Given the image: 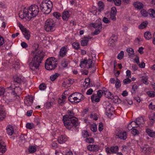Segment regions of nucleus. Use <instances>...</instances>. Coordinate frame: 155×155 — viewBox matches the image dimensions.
<instances>
[{
	"mask_svg": "<svg viewBox=\"0 0 155 155\" xmlns=\"http://www.w3.org/2000/svg\"><path fill=\"white\" fill-rule=\"evenodd\" d=\"M46 87V85L45 83H42L39 85V90H44Z\"/></svg>",
	"mask_w": 155,
	"mask_h": 155,
	"instance_id": "864d4df0",
	"label": "nucleus"
},
{
	"mask_svg": "<svg viewBox=\"0 0 155 155\" xmlns=\"http://www.w3.org/2000/svg\"><path fill=\"white\" fill-rule=\"evenodd\" d=\"M39 44L35 43L33 45V48L34 50L32 51L33 53V58L32 59V61L30 63L32 64L33 66L37 69L39 67V52L38 48Z\"/></svg>",
	"mask_w": 155,
	"mask_h": 155,
	"instance_id": "7ed1b4c3",
	"label": "nucleus"
},
{
	"mask_svg": "<svg viewBox=\"0 0 155 155\" xmlns=\"http://www.w3.org/2000/svg\"><path fill=\"white\" fill-rule=\"evenodd\" d=\"M118 147L117 146H112L110 148L107 147L106 148V151L107 154L115 153L118 150Z\"/></svg>",
	"mask_w": 155,
	"mask_h": 155,
	"instance_id": "9d476101",
	"label": "nucleus"
},
{
	"mask_svg": "<svg viewBox=\"0 0 155 155\" xmlns=\"http://www.w3.org/2000/svg\"><path fill=\"white\" fill-rule=\"evenodd\" d=\"M121 84L120 81L118 78H116V81L115 82V87L116 88H119L121 86Z\"/></svg>",
	"mask_w": 155,
	"mask_h": 155,
	"instance_id": "37998d69",
	"label": "nucleus"
},
{
	"mask_svg": "<svg viewBox=\"0 0 155 155\" xmlns=\"http://www.w3.org/2000/svg\"><path fill=\"white\" fill-rule=\"evenodd\" d=\"M22 81V80L21 78L18 76H15L14 77V81L12 82L11 83H12V84H15V83H21Z\"/></svg>",
	"mask_w": 155,
	"mask_h": 155,
	"instance_id": "a878e982",
	"label": "nucleus"
},
{
	"mask_svg": "<svg viewBox=\"0 0 155 155\" xmlns=\"http://www.w3.org/2000/svg\"><path fill=\"white\" fill-rule=\"evenodd\" d=\"M26 128L29 130L32 129L34 127V125L32 123H27L26 124Z\"/></svg>",
	"mask_w": 155,
	"mask_h": 155,
	"instance_id": "c03bdc74",
	"label": "nucleus"
},
{
	"mask_svg": "<svg viewBox=\"0 0 155 155\" xmlns=\"http://www.w3.org/2000/svg\"><path fill=\"white\" fill-rule=\"evenodd\" d=\"M54 104L53 101L47 102L45 104L44 106L46 108L48 109L51 108Z\"/></svg>",
	"mask_w": 155,
	"mask_h": 155,
	"instance_id": "72a5a7b5",
	"label": "nucleus"
},
{
	"mask_svg": "<svg viewBox=\"0 0 155 155\" xmlns=\"http://www.w3.org/2000/svg\"><path fill=\"white\" fill-rule=\"evenodd\" d=\"M75 97L74 93H73L69 96L68 100L71 102H75Z\"/></svg>",
	"mask_w": 155,
	"mask_h": 155,
	"instance_id": "f704fd0d",
	"label": "nucleus"
},
{
	"mask_svg": "<svg viewBox=\"0 0 155 155\" xmlns=\"http://www.w3.org/2000/svg\"><path fill=\"white\" fill-rule=\"evenodd\" d=\"M148 24L147 21L143 22L139 26L138 28L140 29H143L147 27Z\"/></svg>",
	"mask_w": 155,
	"mask_h": 155,
	"instance_id": "473e14b6",
	"label": "nucleus"
},
{
	"mask_svg": "<svg viewBox=\"0 0 155 155\" xmlns=\"http://www.w3.org/2000/svg\"><path fill=\"white\" fill-rule=\"evenodd\" d=\"M33 97L29 96L26 97L24 99V103L27 106H30L33 103Z\"/></svg>",
	"mask_w": 155,
	"mask_h": 155,
	"instance_id": "f8f14e48",
	"label": "nucleus"
},
{
	"mask_svg": "<svg viewBox=\"0 0 155 155\" xmlns=\"http://www.w3.org/2000/svg\"><path fill=\"white\" fill-rule=\"evenodd\" d=\"M104 95L108 99H112L113 96V94L107 90L104 91Z\"/></svg>",
	"mask_w": 155,
	"mask_h": 155,
	"instance_id": "bb28decb",
	"label": "nucleus"
},
{
	"mask_svg": "<svg viewBox=\"0 0 155 155\" xmlns=\"http://www.w3.org/2000/svg\"><path fill=\"white\" fill-rule=\"evenodd\" d=\"M5 115L6 113L3 106L0 105V121L5 118Z\"/></svg>",
	"mask_w": 155,
	"mask_h": 155,
	"instance_id": "2eb2a0df",
	"label": "nucleus"
},
{
	"mask_svg": "<svg viewBox=\"0 0 155 155\" xmlns=\"http://www.w3.org/2000/svg\"><path fill=\"white\" fill-rule=\"evenodd\" d=\"M131 133L134 135H138L139 134V131L138 130L135 128H133L131 131Z\"/></svg>",
	"mask_w": 155,
	"mask_h": 155,
	"instance_id": "4d7b16f0",
	"label": "nucleus"
},
{
	"mask_svg": "<svg viewBox=\"0 0 155 155\" xmlns=\"http://www.w3.org/2000/svg\"><path fill=\"white\" fill-rule=\"evenodd\" d=\"M52 7V2L49 0L43 1L40 5L41 11L45 14H48L51 12Z\"/></svg>",
	"mask_w": 155,
	"mask_h": 155,
	"instance_id": "20e7f679",
	"label": "nucleus"
},
{
	"mask_svg": "<svg viewBox=\"0 0 155 155\" xmlns=\"http://www.w3.org/2000/svg\"><path fill=\"white\" fill-rule=\"evenodd\" d=\"M88 38H85L81 41V45L82 46H85L87 45L88 42Z\"/></svg>",
	"mask_w": 155,
	"mask_h": 155,
	"instance_id": "a19ab883",
	"label": "nucleus"
},
{
	"mask_svg": "<svg viewBox=\"0 0 155 155\" xmlns=\"http://www.w3.org/2000/svg\"><path fill=\"white\" fill-rule=\"evenodd\" d=\"M98 10L99 12H101L102 11L104 8V5L102 1H99L98 3Z\"/></svg>",
	"mask_w": 155,
	"mask_h": 155,
	"instance_id": "c756f323",
	"label": "nucleus"
},
{
	"mask_svg": "<svg viewBox=\"0 0 155 155\" xmlns=\"http://www.w3.org/2000/svg\"><path fill=\"white\" fill-rule=\"evenodd\" d=\"M112 100H113L114 102L115 103H120L121 101V100L117 96L115 95L113 96V97L111 99Z\"/></svg>",
	"mask_w": 155,
	"mask_h": 155,
	"instance_id": "7c9ffc66",
	"label": "nucleus"
},
{
	"mask_svg": "<svg viewBox=\"0 0 155 155\" xmlns=\"http://www.w3.org/2000/svg\"><path fill=\"white\" fill-rule=\"evenodd\" d=\"M149 12L150 17L152 18H155V10L153 9H150L149 10Z\"/></svg>",
	"mask_w": 155,
	"mask_h": 155,
	"instance_id": "e433bc0d",
	"label": "nucleus"
},
{
	"mask_svg": "<svg viewBox=\"0 0 155 155\" xmlns=\"http://www.w3.org/2000/svg\"><path fill=\"white\" fill-rule=\"evenodd\" d=\"M110 14L116 15L117 10L115 7H113L111 8Z\"/></svg>",
	"mask_w": 155,
	"mask_h": 155,
	"instance_id": "69168bd1",
	"label": "nucleus"
},
{
	"mask_svg": "<svg viewBox=\"0 0 155 155\" xmlns=\"http://www.w3.org/2000/svg\"><path fill=\"white\" fill-rule=\"evenodd\" d=\"M147 94L150 97H153L155 96V92L153 91H148Z\"/></svg>",
	"mask_w": 155,
	"mask_h": 155,
	"instance_id": "49530a36",
	"label": "nucleus"
},
{
	"mask_svg": "<svg viewBox=\"0 0 155 155\" xmlns=\"http://www.w3.org/2000/svg\"><path fill=\"white\" fill-rule=\"evenodd\" d=\"M7 133L9 135H12L14 133V131L13 127L11 126H9L7 128Z\"/></svg>",
	"mask_w": 155,
	"mask_h": 155,
	"instance_id": "2f4dec72",
	"label": "nucleus"
},
{
	"mask_svg": "<svg viewBox=\"0 0 155 155\" xmlns=\"http://www.w3.org/2000/svg\"><path fill=\"white\" fill-rule=\"evenodd\" d=\"M46 58V55L43 52H41L39 53V64L41 63V61H42L44 58Z\"/></svg>",
	"mask_w": 155,
	"mask_h": 155,
	"instance_id": "c9c22d12",
	"label": "nucleus"
},
{
	"mask_svg": "<svg viewBox=\"0 0 155 155\" xmlns=\"http://www.w3.org/2000/svg\"><path fill=\"white\" fill-rule=\"evenodd\" d=\"M148 117L150 121V124L152 125L153 123L155 121V113H153L150 115L148 116Z\"/></svg>",
	"mask_w": 155,
	"mask_h": 155,
	"instance_id": "c85d7f7f",
	"label": "nucleus"
},
{
	"mask_svg": "<svg viewBox=\"0 0 155 155\" xmlns=\"http://www.w3.org/2000/svg\"><path fill=\"white\" fill-rule=\"evenodd\" d=\"M133 5L135 8L139 9L143 8V4L139 2L134 3Z\"/></svg>",
	"mask_w": 155,
	"mask_h": 155,
	"instance_id": "4be33fe9",
	"label": "nucleus"
},
{
	"mask_svg": "<svg viewBox=\"0 0 155 155\" xmlns=\"http://www.w3.org/2000/svg\"><path fill=\"white\" fill-rule=\"evenodd\" d=\"M85 141L87 143H93L94 141V139L91 137L86 138L85 139Z\"/></svg>",
	"mask_w": 155,
	"mask_h": 155,
	"instance_id": "09e8293b",
	"label": "nucleus"
},
{
	"mask_svg": "<svg viewBox=\"0 0 155 155\" xmlns=\"http://www.w3.org/2000/svg\"><path fill=\"white\" fill-rule=\"evenodd\" d=\"M68 50L67 47L64 46L62 47L60 49L59 52V54L61 57H64L66 55Z\"/></svg>",
	"mask_w": 155,
	"mask_h": 155,
	"instance_id": "6ab92c4d",
	"label": "nucleus"
},
{
	"mask_svg": "<svg viewBox=\"0 0 155 155\" xmlns=\"http://www.w3.org/2000/svg\"><path fill=\"white\" fill-rule=\"evenodd\" d=\"M98 146L96 145H89L87 147L88 150L90 151H97L99 149Z\"/></svg>",
	"mask_w": 155,
	"mask_h": 155,
	"instance_id": "f3484780",
	"label": "nucleus"
},
{
	"mask_svg": "<svg viewBox=\"0 0 155 155\" xmlns=\"http://www.w3.org/2000/svg\"><path fill=\"white\" fill-rule=\"evenodd\" d=\"M90 129L93 132H95L97 130V126L96 125L92 124L90 126Z\"/></svg>",
	"mask_w": 155,
	"mask_h": 155,
	"instance_id": "680f3d73",
	"label": "nucleus"
},
{
	"mask_svg": "<svg viewBox=\"0 0 155 155\" xmlns=\"http://www.w3.org/2000/svg\"><path fill=\"white\" fill-rule=\"evenodd\" d=\"M6 150L5 143L2 140H0V155L5 153Z\"/></svg>",
	"mask_w": 155,
	"mask_h": 155,
	"instance_id": "ddd939ff",
	"label": "nucleus"
},
{
	"mask_svg": "<svg viewBox=\"0 0 155 155\" xmlns=\"http://www.w3.org/2000/svg\"><path fill=\"white\" fill-rule=\"evenodd\" d=\"M146 132L149 136L152 137H155V131H154L150 129L147 128L146 129Z\"/></svg>",
	"mask_w": 155,
	"mask_h": 155,
	"instance_id": "5701e85b",
	"label": "nucleus"
},
{
	"mask_svg": "<svg viewBox=\"0 0 155 155\" xmlns=\"http://www.w3.org/2000/svg\"><path fill=\"white\" fill-rule=\"evenodd\" d=\"M19 26L20 29L22 31L25 37L28 40L30 39V32L29 31L23 26L21 23L19 24Z\"/></svg>",
	"mask_w": 155,
	"mask_h": 155,
	"instance_id": "1a4fd4ad",
	"label": "nucleus"
},
{
	"mask_svg": "<svg viewBox=\"0 0 155 155\" xmlns=\"http://www.w3.org/2000/svg\"><path fill=\"white\" fill-rule=\"evenodd\" d=\"M69 12L68 11H64L62 13V18L64 20L67 21L70 17Z\"/></svg>",
	"mask_w": 155,
	"mask_h": 155,
	"instance_id": "b1692460",
	"label": "nucleus"
},
{
	"mask_svg": "<svg viewBox=\"0 0 155 155\" xmlns=\"http://www.w3.org/2000/svg\"><path fill=\"white\" fill-rule=\"evenodd\" d=\"M133 124H135V122H133V121H132L128 124L127 128L128 130H132L133 128H135L137 127V126H133L132 125H133Z\"/></svg>",
	"mask_w": 155,
	"mask_h": 155,
	"instance_id": "ea45409f",
	"label": "nucleus"
},
{
	"mask_svg": "<svg viewBox=\"0 0 155 155\" xmlns=\"http://www.w3.org/2000/svg\"><path fill=\"white\" fill-rule=\"evenodd\" d=\"M104 108L106 110L105 113L106 115L109 117H110L112 115L113 107L112 105L108 102L106 103V104L104 106Z\"/></svg>",
	"mask_w": 155,
	"mask_h": 155,
	"instance_id": "6e6552de",
	"label": "nucleus"
},
{
	"mask_svg": "<svg viewBox=\"0 0 155 155\" xmlns=\"http://www.w3.org/2000/svg\"><path fill=\"white\" fill-rule=\"evenodd\" d=\"M133 122H135V124H136V125L138 126V127H139L141 124H143L144 123V119L142 117H138Z\"/></svg>",
	"mask_w": 155,
	"mask_h": 155,
	"instance_id": "aec40b11",
	"label": "nucleus"
},
{
	"mask_svg": "<svg viewBox=\"0 0 155 155\" xmlns=\"http://www.w3.org/2000/svg\"><path fill=\"white\" fill-rule=\"evenodd\" d=\"M124 52L123 51H121L118 54L117 58L118 59L120 60L124 57Z\"/></svg>",
	"mask_w": 155,
	"mask_h": 155,
	"instance_id": "8fccbe9b",
	"label": "nucleus"
},
{
	"mask_svg": "<svg viewBox=\"0 0 155 155\" xmlns=\"http://www.w3.org/2000/svg\"><path fill=\"white\" fill-rule=\"evenodd\" d=\"M75 102L78 103L84 100L83 95L81 93L78 92L74 93Z\"/></svg>",
	"mask_w": 155,
	"mask_h": 155,
	"instance_id": "9b49d317",
	"label": "nucleus"
},
{
	"mask_svg": "<svg viewBox=\"0 0 155 155\" xmlns=\"http://www.w3.org/2000/svg\"><path fill=\"white\" fill-rule=\"evenodd\" d=\"M66 83L67 84H73L74 81L73 79L70 78L67 79L66 80Z\"/></svg>",
	"mask_w": 155,
	"mask_h": 155,
	"instance_id": "3c124183",
	"label": "nucleus"
},
{
	"mask_svg": "<svg viewBox=\"0 0 155 155\" xmlns=\"http://www.w3.org/2000/svg\"><path fill=\"white\" fill-rule=\"evenodd\" d=\"M90 79L89 78H87L85 79V84H87V87H90Z\"/></svg>",
	"mask_w": 155,
	"mask_h": 155,
	"instance_id": "0e129e2a",
	"label": "nucleus"
},
{
	"mask_svg": "<svg viewBox=\"0 0 155 155\" xmlns=\"http://www.w3.org/2000/svg\"><path fill=\"white\" fill-rule=\"evenodd\" d=\"M148 80V78L147 77H143L141 79V81L144 84H148V82H147Z\"/></svg>",
	"mask_w": 155,
	"mask_h": 155,
	"instance_id": "13d9d810",
	"label": "nucleus"
},
{
	"mask_svg": "<svg viewBox=\"0 0 155 155\" xmlns=\"http://www.w3.org/2000/svg\"><path fill=\"white\" fill-rule=\"evenodd\" d=\"M36 150V148L35 146H31L28 148V151L30 153H34Z\"/></svg>",
	"mask_w": 155,
	"mask_h": 155,
	"instance_id": "79ce46f5",
	"label": "nucleus"
},
{
	"mask_svg": "<svg viewBox=\"0 0 155 155\" xmlns=\"http://www.w3.org/2000/svg\"><path fill=\"white\" fill-rule=\"evenodd\" d=\"M72 46L73 48L75 50H78L80 48V44L78 42H74L72 44Z\"/></svg>",
	"mask_w": 155,
	"mask_h": 155,
	"instance_id": "58836bf2",
	"label": "nucleus"
},
{
	"mask_svg": "<svg viewBox=\"0 0 155 155\" xmlns=\"http://www.w3.org/2000/svg\"><path fill=\"white\" fill-rule=\"evenodd\" d=\"M10 84V86L7 87L6 89L8 92L11 93L12 95L15 97L17 95V94L19 92H21V89L19 86H15V84H12V83H11Z\"/></svg>",
	"mask_w": 155,
	"mask_h": 155,
	"instance_id": "0eeeda50",
	"label": "nucleus"
},
{
	"mask_svg": "<svg viewBox=\"0 0 155 155\" xmlns=\"http://www.w3.org/2000/svg\"><path fill=\"white\" fill-rule=\"evenodd\" d=\"M141 151L143 153L145 154H148L152 150L151 148L149 147L148 145H145L142 147H141Z\"/></svg>",
	"mask_w": 155,
	"mask_h": 155,
	"instance_id": "a211bd4d",
	"label": "nucleus"
},
{
	"mask_svg": "<svg viewBox=\"0 0 155 155\" xmlns=\"http://www.w3.org/2000/svg\"><path fill=\"white\" fill-rule=\"evenodd\" d=\"M26 140L24 134H21L18 140V144L21 147L24 146V143H25Z\"/></svg>",
	"mask_w": 155,
	"mask_h": 155,
	"instance_id": "dca6fc26",
	"label": "nucleus"
},
{
	"mask_svg": "<svg viewBox=\"0 0 155 155\" xmlns=\"http://www.w3.org/2000/svg\"><path fill=\"white\" fill-rule=\"evenodd\" d=\"M53 16L57 19L59 18L61 16V14L58 12H54L53 13Z\"/></svg>",
	"mask_w": 155,
	"mask_h": 155,
	"instance_id": "603ef678",
	"label": "nucleus"
},
{
	"mask_svg": "<svg viewBox=\"0 0 155 155\" xmlns=\"http://www.w3.org/2000/svg\"><path fill=\"white\" fill-rule=\"evenodd\" d=\"M93 62L91 59H88L87 61V64H89L88 68H91L93 67L92 63Z\"/></svg>",
	"mask_w": 155,
	"mask_h": 155,
	"instance_id": "bf43d9fd",
	"label": "nucleus"
},
{
	"mask_svg": "<svg viewBox=\"0 0 155 155\" xmlns=\"http://www.w3.org/2000/svg\"><path fill=\"white\" fill-rule=\"evenodd\" d=\"M104 129V125L101 123H100L98 125V130L99 131H101L103 130Z\"/></svg>",
	"mask_w": 155,
	"mask_h": 155,
	"instance_id": "338daca9",
	"label": "nucleus"
},
{
	"mask_svg": "<svg viewBox=\"0 0 155 155\" xmlns=\"http://www.w3.org/2000/svg\"><path fill=\"white\" fill-rule=\"evenodd\" d=\"M56 22L54 18H49L45 21V29L48 32L52 31L55 29V26Z\"/></svg>",
	"mask_w": 155,
	"mask_h": 155,
	"instance_id": "423d86ee",
	"label": "nucleus"
},
{
	"mask_svg": "<svg viewBox=\"0 0 155 155\" xmlns=\"http://www.w3.org/2000/svg\"><path fill=\"white\" fill-rule=\"evenodd\" d=\"M144 36L146 39L148 40H149L152 38L151 35L149 31L145 32L144 34Z\"/></svg>",
	"mask_w": 155,
	"mask_h": 155,
	"instance_id": "4c0bfd02",
	"label": "nucleus"
},
{
	"mask_svg": "<svg viewBox=\"0 0 155 155\" xmlns=\"http://www.w3.org/2000/svg\"><path fill=\"white\" fill-rule=\"evenodd\" d=\"M102 25L101 22L99 23H97V22L96 23L94 24H93V26L94 28H96V30H99V31H101V28H102Z\"/></svg>",
	"mask_w": 155,
	"mask_h": 155,
	"instance_id": "393cba45",
	"label": "nucleus"
},
{
	"mask_svg": "<svg viewBox=\"0 0 155 155\" xmlns=\"http://www.w3.org/2000/svg\"><path fill=\"white\" fill-rule=\"evenodd\" d=\"M67 138L65 136L61 135L58 137V141L60 144H62L67 141Z\"/></svg>",
	"mask_w": 155,
	"mask_h": 155,
	"instance_id": "412c9836",
	"label": "nucleus"
},
{
	"mask_svg": "<svg viewBox=\"0 0 155 155\" xmlns=\"http://www.w3.org/2000/svg\"><path fill=\"white\" fill-rule=\"evenodd\" d=\"M82 136L84 138H86L89 136L88 131L87 130H83L82 132Z\"/></svg>",
	"mask_w": 155,
	"mask_h": 155,
	"instance_id": "6e6d98bb",
	"label": "nucleus"
},
{
	"mask_svg": "<svg viewBox=\"0 0 155 155\" xmlns=\"http://www.w3.org/2000/svg\"><path fill=\"white\" fill-rule=\"evenodd\" d=\"M127 51L128 53V55L130 57H132L134 56V49L131 48H128Z\"/></svg>",
	"mask_w": 155,
	"mask_h": 155,
	"instance_id": "cd10ccee",
	"label": "nucleus"
},
{
	"mask_svg": "<svg viewBox=\"0 0 155 155\" xmlns=\"http://www.w3.org/2000/svg\"><path fill=\"white\" fill-rule=\"evenodd\" d=\"M116 135L120 139L125 140L127 138V134L126 132L119 131L116 133Z\"/></svg>",
	"mask_w": 155,
	"mask_h": 155,
	"instance_id": "4468645a",
	"label": "nucleus"
},
{
	"mask_svg": "<svg viewBox=\"0 0 155 155\" xmlns=\"http://www.w3.org/2000/svg\"><path fill=\"white\" fill-rule=\"evenodd\" d=\"M38 6L35 5H32L28 8H24L23 11L20 12L19 17L21 19L25 18L27 20H30L32 18L35 17L39 12Z\"/></svg>",
	"mask_w": 155,
	"mask_h": 155,
	"instance_id": "f03ea898",
	"label": "nucleus"
},
{
	"mask_svg": "<svg viewBox=\"0 0 155 155\" xmlns=\"http://www.w3.org/2000/svg\"><path fill=\"white\" fill-rule=\"evenodd\" d=\"M5 90L3 87H0V96L3 95Z\"/></svg>",
	"mask_w": 155,
	"mask_h": 155,
	"instance_id": "774afa93",
	"label": "nucleus"
},
{
	"mask_svg": "<svg viewBox=\"0 0 155 155\" xmlns=\"http://www.w3.org/2000/svg\"><path fill=\"white\" fill-rule=\"evenodd\" d=\"M129 78H127L123 80V82L126 84H128L131 82V80Z\"/></svg>",
	"mask_w": 155,
	"mask_h": 155,
	"instance_id": "052dcab7",
	"label": "nucleus"
},
{
	"mask_svg": "<svg viewBox=\"0 0 155 155\" xmlns=\"http://www.w3.org/2000/svg\"><path fill=\"white\" fill-rule=\"evenodd\" d=\"M70 3L72 5H74L76 6H77L78 5V3L76 0H72L70 1Z\"/></svg>",
	"mask_w": 155,
	"mask_h": 155,
	"instance_id": "5fc2aeb1",
	"label": "nucleus"
},
{
	"mask_svg": "<svg viewBox=\"0 0 155 155\" xmlns=\"http://www.w3.org/2000/svg\"><path fill=\"white\" fill-rule=\"evenodd\" d=\"M59 74L58 73H55V74L51 75L50 76V79L52 81H54L59 76Z\"/></svg>",
	"mask_w": 155,
	"mask_h": 155,
	"instance_id": "a18cd8bd",
	"label": "nucleus"
},
{
	"mask_svg": "<svg viewBox=\"0 0 155 155\" xmlns=\"http://www.w3.org/2000/svg\"><path fill=\"white\" fill-rule=\"evenodd\" d=\"M68 115H65L63 118L64 125L69 130H78L79 124L77 119L73 117L74 113L73 111L68 110Z\"/></svg>",
	"mask_w": 155,
	"mask_h": 155,
	"instance_id": "f257e3e1",
	"label": "nucleus"
},
{
	"mask_svg": "<svg viewBox=\"0 0 155 155\" xmlns=\"http://www.w3.org/2000/svg\"><path fill=\"white\" fill-rule=\"evenodd\" d=\"M57 60L54 57H50L47 58L45 62V67L48 70H54L57 67Z\"/></svg>",
	"mask_w": 155,
	"mask_h": 155,
	"instance_id": "39448f33",
	"label": "nucleus"
},
{
	"mask_svg": "<svg viewBox=\"0 0 155 155\" xmlns=\"http://www.w3.org/2000/svg\"><path fill=\"white\" fill-rule=\"evenodd\" d=\"M104 94V91L99 90L97 91V95L99 98H101L103 94Z\"/></svg>",
	"mask_w": 155,
	"mask_h": 155,
	"instance_id": "e2e57ef3",
	"label": "nucleus"
},
{
	"mask_svg": "<svg viewBox=\"0 0 155 155\" xmlns=\"http://www.w3.org/2000/svg\"><path fill=\"white\" fill-rule=\"evenodd\" d=\"M140 13L142 16L144 17H147L148 14V13L144 9L141 10L140 11Z\"/></svg>",
	"mask_w": 155,
	"mask_h": 155,
	"instance_id": "de8ad7c7",
	"label": "nucleus"
}]
</instances>
